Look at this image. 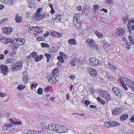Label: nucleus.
Segmentation results:
<instances>
[{
    "label": "nucleus",
    "instance_id": "nucleus-1",
    "mask_svg": "<svg viewBox=\"0 0 134 134\" xmlns=\"http://www.w3.org/2000/svg\"><path fill=\"white\" fill-rule=\"evenodd\" d=\"M89 64L91 66H98L99 64V60L94 57L90 58L89 60Z\"/></svg>",
    "mask_w": 134,
    "mask_h": 134
},
{
    "label": "nucleus",
    "instance_id": "nucleus-2",
    "mask_svg": "<svg viewBox=\"0 0 134 134\" xmlns=\"http://www.w3.org/2000/svg\"><path fill=\"white\" fill-rule=\"evenodd\" d=\"M56 132L59 133H63L66 132L67 131V129L66 126H57Z\"/></svg>",
    "mask_w": 134,
    "mask_h": 134
},
{
    "label": "nucleus",
    "instance_id": "nucleus-3",
    "mask_svg": "<svg viewBox=\"0 0 134 134\" xmlns=\"http://www.w3.org/2000/svg\"><path fill=\"white\" fill-rule=\"evenodd\" d=\"M100 94L103 97L105 98L106 100L109 101L111 100L108 92L106 91H103L100 92Z\"/></svg>",
    "mask_w": 134,
    "mask_h": 134
},
{
    "label": "nucleus",
    "instance_id": "nucleus-4",
    "mask_svg": "<svg viewBox=\"0 0 134 134\" xmlns=\"http://www.w3.org/2000/svg\"><path fill=\"white\" fill-rule=\"evenodd\" d=\"M13 42L18 46L23 45L25 42V40L23 38H19L14 39Z\"/></svg>",
    "mask_w": 134,
    "mask_h": 134
},
{
    "label": "nucleus",
    "instance_id": "nucleus-5",
    "mask_svg": "<svg viewBox=\"0 0 134 134\" xmlns=\"http://www.w3.org/2000/svg\"><path fill=\"white\" fill-rule=\"evenodd\" d=\"M88 43L89 44L91 48L94 49H97V47L96 46L94 41L92 39H88L87 40Z\"/></svg>",
    "mask_w": 134,
    "mask_h": 134
},
{
    "label": "nucleus",
    "instance_id": "nucleus-6",
    "mask_svg": "<svg viewBox=\"0 0 134 134\" xmlns=\"http://www.w3.org/2000/svg\"><path fill=\"white\" fill-rule=\"evenodd\" d=\"M126 30L125 27H119L116 29V33L119 36H122L124 34V32Z\"/></svg>",
    "mask_w": 134,
    "mask_h": 134
},
{
    "label": "nucleus",
    "instance_id": "nucleus-7",
    "mask_svg": "<svg viewBox=\"0 0 134 134\" xmlns=\"http://www.w3.org/2000/svg\"><path fill=\"white\" fill-rule=\"evenodd\" d=\"M123 80L125 81L126 85L130 88H132L134 87V82L127 78H124Z\"/></svg>",
    "mask_w": 134,
    "mask_h": 134
},
{
    "label": "nucleus",
    "instance_id": "nucleus-8",
    "mask_svg": "<svg viewBox=\"0 0 134 134\" xmlns=\"http://www.w3.org/2000/svg\"><path fill=\"white\" fill-rule=\"evenodd\" d=\"M90 74L93 77H95L97 75V73L96 71L93 68H89L88 70Z\"/></svg>",
    "mask_w": 134,
    "mask_h": 134
},
{
    "label": "nucleus",
    "instance_id": "nucleus-9",
    "mask_svg": "<svg viewBox=\"0 0 134 134\" xmlns=\"http://www.w3.org/2000/svg\"><path fill=\"white\" fill-rule=\"evenodd\" d=\"M23 80L25 84L27 83L28 81V74L26 71H24L23 73Z\"/></svg>",
    "mask_w": 134,
    "mask_h": 134
},
{
    "label": "nucleus",
    "instance_id": "nucleus-10",
    "mask_svg": "<svg viewBox=\"0 0 134 134\" xmlns=\"http://www.w3.org/2000/svg\"><path fill=\"white\" fill-rule=\"evenodd\" d=\"M0 68L1 72L3 73L7 72L8 71V69L7 66L5 65H1Z\"/></svg>",
    "mask_w": 134,
    "mask_h": 134
},
{
    "label": "nucleus",
    "instance_id": "nucleus-11",
    "mask_svg": "<svg viewBox=\"0 0 134 134\" xmlns=\"http://www.w3.org/2000/svg\"><path fill=\"white\" fill-rule=\"evenodd\" d=\"M122 110L121 108L115 109L112 111V114L114 115H116L119 114L122 111Z\"/></svg>",
    "mask_w": 134,
    "mask_h": 134
},
{
    "label": "nucleus",
    "instance_id": "nucleus-12",
    "mask_svg": "<svg viewBox=\"0 0 134 134\" xmlns=\"http://www.w3.org/2000/svg\"><path fill=\"white\" fill-rule=\"evenodd\" d=\"M44 127H45L47 129L56 132L57 126H44Z\"/></svg>",
    "mask_w": 134,
    "mask_h": 134
},
{
    "label": "nucleus",
    "instance_id": "nucleus-13",
    "mask_svg": "<svg viewBox=\"0 0 134 134\" xmlns=\"http://www.w3.org/2000/svg\"><path fill=\"white\" fill-rule=\"evenodd\" d=\"M48 81L52 84L54 83L56 81V78L53 75H51L49 78H48Z\"/></svg>",
    "mask_w": 134,
    "mask_h": 134
},
{
    "label": "nucleus",
    "instance_id": "nucleus-14",
    "mask_svg": "<svg viewBox=\"0 0 134 134\" xmlns=\"http://www.w3.org/2000/svg\"><path fill=\"white\" fill-rule=\"evenodd\" d=\"M80 15L79 14L76 13L74 15V18L73 19L74 22L79 21L80 20Z\"/></svg>",
    "mask_w": 134,
    "mask_h": 134
},
{
    "label": "nucleus",
    "instance_id": "nucleus-15",
    "mask_svg": "<svg viewBox=\"0 0 134 134\" xmlns=\"http://www.w3.org/2000/svg\"><path fill=\"white\" fill-rule=\"evenodd\" d=\"M36 27L31 26L28 29V31L30 33L34 34L36 31Z\"/></svg>",
    "mask_w": 134,
    "mask_h": 134
},
{
    "label": "nucleus",
    "instance_id": "nucleus-16",
    "mask_svg": "<svg viewBox=\"0 0 134 134\" xmlns=\"http://www.w3.org/2000/svg\"><path fill=\"white\" fill-rule=\"evenodd\" d=\"M15 20L16 22L18 23H21L23 20L22 18L21 17L19 16L18 14H16Z\"/></svg>",
    "mask_w": 134,
    "mask_h": 134
},
{
    "label": "nucleus",
    "instance_id": "nucleus-17",
    "mask_svg": "<svg viewBox=\"0 0 134 134\" xmlns=\"http://www.w3.org/2000/svg\"><path fill=\"white\" fill-rule=\"evenodd\" d=\"M51 32L52 35L56 37H60L62 36L61 35L58 33L57 32L53 31Z\"/></svg>",
    "mask_w": 134,
    "mask_h": 134
},
{
    "label": "nucleus",
    "instance_id": "nucleus-18",
    "mask_svg": "<svg viewBox=\"0 0 134 134\" xmlns=\"http://www.w3.org/2000/svg\"><path fill=\"white\" fill-rule=\"evenodd\" d=\"M43 32L42 28L37 27L36 31L35 32V34L37 35L41 34Z\"/></svg>",
    "mask_w": 134,
    "mask_h": 134
},
{
    "label": "nucleus",
    "instance_id": "nucleus-19",
    "mask_svg": "<svg viewBox=\"0 0 134 134\" xmlns=\"http://www.w3.org/2000/svg\"><path fill=\"white\" fill-rule=\"evenodd\" d=\"M4 42L3 43L5 44H7L9 43H13V41L12 39L10 38L5 37L4 38Z\"/></svg>",
    "mask_w": 134,
    "mask_h": 134
},
{
    "label": "nucleus",
    "instance_id": "nucleus-20",
    "mask_svg": "<svg viewBox=\"0 0 134 134\" xmlns=\"http://www.w3.org/2000/svg\"><path fill=\"white\" fill-rule=\"evenodd\" d=\"M109 126H119L120 125L119 123L115 121H110L107 124Z\"/></svg>",
    "mask_w": 134,
    "mask_h": 134
},
{
    "label": "nucleus",
    "instance_id": "nucleus-21",
    "mask_svg": "<svg viewBox=\"0 0 134 134\" xmlns=\"http://www.w3.org/2000/svg\"><path fill=\"white\" fill-rule=\"evenodd\" d=\"M68 43L70 44L75 45L76 44V42L75 39L71 38L69 40Z\"/></svg>",
    "mask_w": 134,
    "mask_h": 134
},
{
    "label": "nucleus",
    "instance_id": "nucleus-22",
    "mask_svg": "<svg viewBox=\"0 0 134 134\" xmlns=\"http://www.w3.org/2000/svg\"><path fill=\"white\" fill-rule=\"evenodd\" d=\"M10 122L12 123L13 124L16 125H20L21 124V122H20L14 121L13 119H9Z\"/></svg>",
    "mask_w": 134,
    "mask_h": 134
},
{
    "label": "nucleus",
    "instance_id": "nucleus-23",
    "mask_svg": "<svg viewBox=\"0 0 134 134\" xmlns=\"http://www.w3.org/2000/svg\"><path fill=\"white\" fill-rule=\"evenodd\" d=\"M128 115L126 114H124L122 115L120 117V119L121 120H124L127 119Z\"/></svg>",
    "mask_w": 134,
    "mask_h": 134
},
{
    "label": "nucleus",
    "instance_id": "nucleus-24",
    "mask_svg": "<svg viewBox=\"0 0 134 134\" xmlns=\"http://www.w3.org/2000/svg\"><path fill=\"white\" fill-rule=\"evenodd\" d=\"M15 64L17 70L20 69L22 68V63H21L17 62Z\"/></svg>",
    "mask_w": 134,
    "mask_h": 134
},
{
    "label": "nucleus",
    "instance_id": "nucleus-25",
    "mask_svg": "<svg viewBox=\"0 0 134 134\" xmlns=\"http://www.w3.org/2000/svg\"><path fill=\"white\" fill-rule=\"evenodd\" d=\"M43 55H38L36 58L35 59V61L36 62H37L38 61L40 60L43 58Z\"/></svg>",
    "mask_w": 134,
    "mask_h": 134
},
{
    "label": "nucleus",
    "instance_id": "nucleus-26",
    "mask_svg": "<svg viewBox=\"0 0 134 134\" xmlns=\"http://www.w3.org/2000/svg\"><path fill=\"white\" fill-rule=\"evenodd\" d=\"M76 22L77 23H75V27L76 28L80 29L81 25V23L79 21Z\"/></svg>",
    "mask_w": 134,
    "mask_h": 134
},
{
    "label": "nucleus",
    "instance_id": "nucleus-27",
    "mask_svg": "<svg viewBox=\"0 0 134 134\" xmlns=\"http://www.w3.org/2000/svg\"><path fill=\"white\" fill-rule=\"evenodd\" d=\"M97 99L98 101L100 102L102 105H104L105 104V101L100 99L99 97H97Z\"/></svg>",
    "mask_w": 134,
    "mask_h": 134
},
{
    "label": "nucleus",
    "instance_id": "nucleus-28",
    "mask_svg": "<svg viewBox=\"0 0 134 134\" xmlns=\"http://www.w3.org/2000/svg\"><path fill=\"white\" fill-rule=\"evenodd\" d=\"M37 14V20H39L42 19L44 17V15L42 14Z\"/></svg>",
    "mask_w": 134,
    "mask_h": 134
},
{
    "label": "nucleus",
    "instance_id": "nucleus-29",
    "mask_svg": "<svg viewBox=\"0 0 134 134\" xmlns=\"http://www.w3.org/2000/svg\"><path fill=\"white\" fill-rule=\"evenodd\" d=\"M15 60L13 59H10L7 60L6 62L7 63L11 64L15 62Z\"/></svg>",
    "mask_w": 134,
    "mask_h": 134
},
{
    "label": "nucleus",
    "instance_id": "nucleus-30",
    "mask_svg": "<svg viewBox=\"0 0 134 134\" xmlns=\"http://www.w3.org/2000/svg\"><path fill=\"white\" fill-rule=\"evenodd\" d=\"M134 24V21L133 20H129L128 21V23L127 25V27L128 28V24H129L130 26V27L131 26L132 24Z\"/></svg>",
    "mask_w": 134,
    "mask_h": 134
},
{
    "label": "nucleus",
    "instance_id": "nucleus-31",
    "mask_svg": "<svg viewBox=\"0 0 134 134\" xmlns=\"http://www.w3.org/2000/svg\"><path fill=\"white\" fill-rule=\"evenodd\" d=\"M55 18V20H58L59 21H61V17L60 15H56Z\"/></svg>",
    "mask_w": 134,
    "mask_h": 134
},
{
    "label": "nucleus",
    "instance_id": "nucleus-32",
    "mask_svg": "<svg viewBox=\"0 0 134 134\" xmlns=\"http://www.w3.org/2000/svg\"><path fill=\"white\" fill-rule=\"evenodd\" d=\"M128 38L129 39V41L131 44H133L134 43V39L130 36H129Z\"/></svg>",
    "mask_w": 134,
    "mask_h": 134
},
{
    "label": "nucleus",
    "instance_id": "nucleus-33",
    "mask_svg": "<svg viewBox=\"0 0 134 134\" xmlns=\"http://www.w3.org/2000/svg\"><path fill=\"white\" fill-rule=\"evenodd\" d=\"M53 74V75H54V76L55 75L56 76H57L58 75V69L57 68H55L54 69Z\"/></svg>",
    "mask_w": 134,
    "mask_h": 134
},
{
    "label": "nucleus",
    "instance_id": "nucleus-34",
    "mask_svg": "<svg viewBox=\"0 0 134 134\" xmlns=\"http://www.w3.org/2000/svg\"><path fill=\"white\" fill-rule=\"evenodd\" d=\"M95 34L99 38H103V35L101 34L99 32L97 31H96L95 32Z\"/></svg>",
    "mask_w": 134,
    "mask_h": 134
},
{
    "label": "nucleus",
    "instance_id": "nucleus-35",
    "mask_svg": "<svg viewBox=\"0 0 134 134\" xmlns=\"http://www.w3.org/2000/svg\"><path fill=\"white\" fill-rule=\"evenodd\" d=\"M41 46L42 47H47L48 48L49 47V44L47 43H41Z\"/></svg>",
    "mask_w": 134,
    "mask_h": 134
},
{
    "label": "nucleus",
    "instance_id": "nucleus-36",
    "mask_svg": "<svg viewBox=\"0 0 134 134\" xmlns=\"http://www.w3.org/2000/svg\"><path fill=\"white\" fill-rule=\"evenodd\" d=\"M25 86L23 85H19L18 87L17 88L19 90H23L25 88Z\"/></svg>",
    "mask_w": 134,
    "mask_h": 134
},
{
    "label": "nucleus",
    "instance_id": "nucleus-37",
    "mask_svg": "<svg viewBox=\"0 0 134 134\" xmlns=\"http://www.w3.org/2000/svg\"><path fill=\"white\" fill-rule=\"evenodd\" d=\"M37 54L36 52H33L30 54V57H35V56H37Z\"/></svg>",
    "mask_w": 134,
    "mask_h": 134
},
{
    "label": "nucleus",
    "instance_id": "nucleus-38",
    "mask_svg": "<svg viewBox=\"0 0 134 134\" xmlns=\"http://www.w3.org/2000/svg\"><path fill=\"white\" fill-rule=\"evenodd\" d=\"M59 55L61 57L63 58L64 59H66L67 58V56L62 52H60L59 53Z\"/></svg>",
    "mask_w": 134,
    "mask_h": 134
},
{
    "label": "nucleus",
    "instance_id": "nucleus-39",
    "mask_svg": "<svg viewBox=\"0 0 134 134\" xmlns=\"http://www.w3.org/2000/svg\"><path fill=\"white\" fill-rule=\"evenodd\" d=\"M57 58L59 60L60 62H61L62 63H64V59L63 58L61 57L59 55L58 57Z\"/></svg>",
    "mask_w": 134,
    "mask_h": 134
},
{
    "label": "nucleus",
    "instance_id": "nucleus-40",
    "mask_svg": "<svg viewBox=\"0 0 134 134\" xmlns=\"http://www.w3.org/2000/svg\"><path fill=\"white\" fill-rule=\"evenodd\" d=\"M128 29L130 32H131L130 30H134V25L132 24L131 26L130 27V26L129 24H128Z\"/></svg>",
    "mask_w": 134,
    "mask_h": 134
},
{
    "label": "nucleus",
    "instance_id": "nucleus-41",
    "mask_svg": "<svg viewBox=\"0 0 134 134\" xmlns=\"http://www.w3.org/2000/svg\"><path fill=\"white\" fill-rule=\"evenodd\" d=\"M37 93L39 95H42V94L43 93V91L42 88H40L38 89Z\"/></svg>",
    "mask_w": 134,
    "mask_h": 134
},
{
    "label": "nucleus",
    "instance_id": "nucleus-42",
    "mask_svg": "<svg viewBox=\"0 0 134 134\" xmlns=\"http://www.w3.org/2000/svg\"><path fill=\"white\" fill-rule=\"evenodd\" d=\"M108 64L109 66L111 69L114 70H115L116 69V68L115 66L110 64L109 63H108Z\"/></svg>",
    "mask_w": 134,
    "mask_h": 134
},
{
    "label": "nucleus",
    "instance_id": "nucleus-43",
    "mask_svg": "<svg viewBox=\"0 0 134 134\" xmlns=\"http://www.w3.org/2000/svg\"><path fill=\"white\" fill-rule=\"evenodd\" d=\"M37 14H34L32 16V19L34 20H37Z\"/></svg>",
    "mask_w": 134,
    "mask_h": 134
},
{
    "label": "nucleus",
    "instance_id": "nucleus-44",
    "mask_svg": "<svg viewBox=\"0 0 134 134\" xmlns=\"http://www.w3.org/2000/svg\"><path fill=\"white\" fill-rule=\"evenodd\" d=\"M34 1H33L32 2H30L29 4V6L31 8L33 7L34 6Z\"/></svg>",
    "mask_w": 134,
    "mask_h": 134
},
{
    "label": "nucleus",
    "instance_id": "nucleus-45",
    "mask_svg": "<svg viewBox=\"0 0 134 134\" xmlns=\"http://www.w3.org/2000/svg\"><path fill=\"white\" fill-rule=\"evenodd\" d=\"M76 61V60H71L70 61V63L73 66H75L76 65L75 64Z\"/></svg>",
    "mask_w": 134,
    "mask_h": 134
},
{
    "label": "nucleus",
    "instance_id": "nucleus-46",
    "mask_svg": "<svg viewBox=\"0 0 134 134\" xmlns=\"http://www.w3.org/2000/svg\"><path fill=\"white\" fill-rule=\"evenodd\" d=\"M42 8H40L38 9L36 12V14H40V12L42 11Z\"/></svg>",
    "mask_w": 134,
    "mask_h": 134
},
{
    "label": "nucleus",
    "instance_id": "nucleus-47",
    "mask_svg": "<svg viewBox=\"0 0 134 134\" xmlns=\"http://www.w3.org/2000/svg\"><path fill=\"white\" fill-rule=\"evenodd\" d=\"M99 7V6L98 4L94 5L93 6L94 11V10H97L98 9Z\"/></svg>",
    "mask_w": 134,
    "mask_h": 134
},
{
    "label": "nucleus",
    "instance_id": "nucleus-48",
    "mask_svg": "<svg viewBox=\"0 0 134 134\" xmlns=\"http://www.w3.org/2000/svg\"><path fill=\"white\" fill-rule=\"evenodd\" d=\"M11 70L13 71L17 70L15 64L14 65H12L11 67Z\"/></svg>",
    "mask_w": 134,
    "mask_h": 134
},
{
    "label": "nucleus",
    "instance_id": "nucleus-49",
    "mask_svg": "<svg viewBox=\"0 0 134 134\" xmlns=\"http://www.w3.org/2000/svg\"><path fill=\"white\" fill-rule=\"evenodd\" d=\"M7 34H9L12 30V28L10 27H7Z\"/></svg>",
    "mask_w": 134,
    "mask_h": 134
},
{
    "label": "nucleus",
    "instance_id": "nucleus-50",
    "mask_svg": "<svg viewBox=\"0 0 134 134\" xmlns=\"http://www.w3.org/2000/svg\"><path fill=\"white\" fill-rule=\"evenodd\" d=\"M128 19L126 17H125L124 18L123 20V23L124 24H125L127 21H128Z\"/></svg>",
    "mask_w": 134,
    "mask_h": 134
},
{
    "label": "nucleus",
    "instance_id": "nucleus-51",
    "mask_svg": "<svg viewBox=\"0 0 134 134\" xmlns=\"http://www.w3.org/2000/svg\"><path fill=\"white\" fill-rule=\"evenodd\" d=\"M89 8V6L88 5H86L84 6L82 9V11L86 9H88Z\"/></svg>",
    "mask_w": 134,
    "mask_h": 134
},
{
    "label": "nucleus",
    "instance_id": "nucleus-52",
    "mask_svg": "<svg viewBox=\"0 0 134 134\" xmlns=\"http://www.w3.org/2000/svg\"><path fill=\"white\" fill-rule=\"evenodd\" d=\"M45 55L47 59H50L51 57V55L49 54L46 53L45 54Z\"/></svg>",
    "mask_w": 134,
    "mask_h": 134
},
{
    "label": "nucleus",
    "instance_id": "nucleus-53",
    "mask_svg": "<svg viewBox=\"0 0 134 134\" xmlns=\"http://www.w3.org/2000/svg\"><path fill=\"white\" fill-rule=\"evenodd\" d=\"M122 95V92L121 91V90L119 89V91L118 92V93H117V96H120Z\"/></svg>",
    "mask_w": 134,
    "mask_h": 134
},
{
    "label": "nucleus",
    "instance_id": "nucleus-54",
    "mask_svg": "<svg viewBox=\"0 0 134 134\" xmlns=\"http://www.w3.org/2000/svg\"><path fill=\"white\" fill-rule=\"evenodd\" d=\"M4 38L0 35V41L3 43L4 42Z\"/></svg>",
    "mask_w": 134,
    "mask_h": 134
},
{
    "label": "nucleus",
    "instance_id": "nucleus-55",
    "mask_svg": "<svg viewBox=\"0 0 134 134\" xmlns=\"http://www.w3.org/2000/svg\"><path fill=\"white\" fill-rule=\"evenodd\" d=\"M113 0H106L105 2L106 3H108V4H111L112 3Z\"/></svg>",
    "mask_w": 134,
    "mask_h": 134
},
{
    "label": "nucleus",
    "instance_id": "nucleus-56",
    "mask_svg": "<svg viewBox=\"0 0 134 134\" xmlns=\"http://www.w3.org/2000/svg\"><path fill=\"white\" fill-rule=\"evenodd\" d=\"M130 121L132 122H134V115L132 116L130 120Z\"/></svg>",
    "mask_w": 134,
    "mask_h": 134
},
{
    "label": "nucleus",
    "instance_id": "nucleus-57",
    "mask_svg": "<svg viewBox=\"0 0 134 134\" xmlns=\"http://www.w3.org/2000/svg\"><path fill=\"white\" fill-rule=\"evenodd\" d=\"M69 77L72 80H74L75 78V76L74 75H71L69 76Z\"/></svg>",
    "mask_w": 134,
    "mask_h": 134
},
{
    "label": "nucleus",
    "instance_id": "nucleus-58",
    "mask_svg": "<svg viewBox=\"0 0 134 134\" xmlns=\"http://www.w3.org/2000/svg\"><path fill=\"white\" fill-rule=\"evenodd\" d=\"M126 43L127 44L126 45V47L127 49H129L130 48V44L128 41Z\"/></svg>",
    "mask_w": 134,
    "mask_h": 134
},
{
    "label": "nucleus",
    "instance_id": "nucleus-59",
    "mask_svg": "<svg viewBox=\"0 0 134 134\" xmlns=\"http://www.w3.org/2000/svg\"><path fill=\"white\" fill-rule=\"evenodd\" d=\"M82 10V7L81 6H79L77 8V10L78 11H80L81 10Z\"/></svg>",
    "mask_w": 134,
    "mask_h": 134
},
{
    "label": "nucleus",
    "instance_id": "nucleus-60",
    "mask_svg": "<svg viewBox=\"0 0 134 134\" xmlns=\"http://www.w3.org/2000/svg\"><path fill=\"white\" fill-rule=\"evenodd\" d=\"M7 28H4L2 29V32L7 34Z\"/></svg>",
    "mask_w": 134,
    "mask_h": 134
},
{
    "label": "nucleus",
    "instance_id": "nucleus-61",
    "mask_svg": "<svg viewBox=\"0 0 134 134\" xmlns=\"http://www.w3.org/2000/svg\"><path fill=\"white\" fill-rule=\"evenodd\" d=\"M122 86L123 87V88L126 91L127 89V87L124 84L122 85Z\"/></svg>",
    "mask_w": 134,
    "mask_h": 134
},
{
    "label": "nucleus",
    "instance_id": "nucleus-62",
    "mask_svg": "<svg viewBox=\"0 0 134 134\" xmlns=\"http://www.w3.org/2000/svg\"><path fill=\"white\" fill-rule=\"evenodd\" d=\"M31 16V14L30 13H28L26 15V17L27 18H29Z\"/></svg>",
    "mask_w": 134,
    "mask_h": 134
},
{
    "label": "nucleus",
    "instance_id": "nucleus-63",
    "mask_svg": "<svg viewBox=\"0 0 134 134\" xmlns=\"http://www.w3.org/2000/svg\"><path fill=\"white\" fill-rule=\"evenodd\" d=\"M90 103V102L89 101L86 100L85 101V103L86 105L87 106H88Z\"/></svg>",
    "mask_w": 134,
    "mask_h": 134
},
{
    "label": "nucleus",
    "instance_id": "nucleus-64",
    "mask_svg": "<svg viewBox=\"0 0 134 134\" xmlns=\"http://www.w3.org/2000/svg\"><path fill=\"white\" fill-rule=\"evenodd\" d=\"M130 97L133 99L134 100V94H133L131 93Z\"/></svg>",
    "mask_w": 134,
    "mask_h": 134
}]
</instances>
